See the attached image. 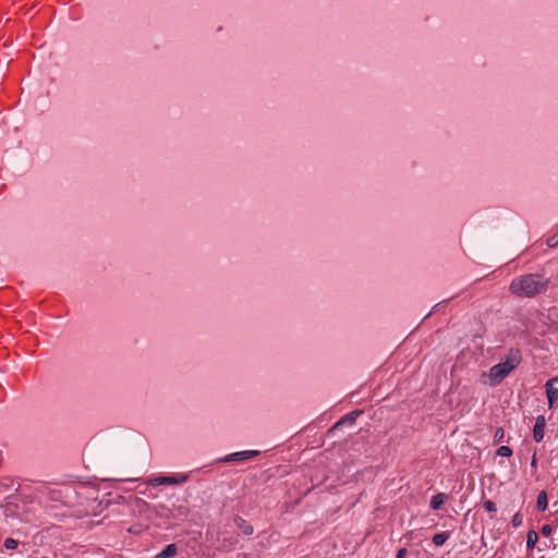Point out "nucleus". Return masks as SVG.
Segmentation results:
<instances>
[{
    "instance_id": "nucleus-1",
    "label": "nucleus",
    "mask_w": 558,
    "mask_h": 558,
    "mask_svg": "<svg viewBox=\"0 0 558 558\" xmlns=\"http://www.w3.org/2000/svg\"><path fill=\"white\" fill-rule=\"evenodd\" d=\"M549 283V279L542 274H526L512 279L509 291L518 298L531 299L545 293Z\"/></svg>"
},
{
    "instance_id": "nucleus-2",
    "label": "nucleus",
    "mask_w": 558,
    "mask_h": 558,
    "mask_svg": "<svg viewBox=\"0 0 558 558\" xmlns=\"http://www.w3.org/2000/svg\"><path fill=\"white\" fill-rule=\"evenodd\" d=\"M521 361L520 350L511 349L502 362L492 366L488 374L482 375V383L489 386L498 385L520 365Z\"/></svg>"
},
{
    "instance_id": "nucleus-3",
    "label": "nucleus",
    "mask_w": 558,
    "mask_h": 558,
    "mask_svg": "<svg viewBox=\"0 0 558 558\" xmlns=\"http://www.w3.org/2000/svg\"><path fill=\"white\" fill-rule=\"evenodd\" d=\"M187 475L185 474H178L173 476H158L149 481L150 485L153 486H160V485H177V484H183L187 481Z\"/></svg>"
},
{
    "instance_id": "nucleus-4",
    "label": "nucleus",
    "mask_w": 558,
    "mask_h": 558,
    "mask_svg": "<svg viewBox=\"0 0 558 558\" xmlns=\"http://www.w3.org/2000/svg\"><path fill=\"white\" fill-rule=\"evenodd\" d=\"M546 396L549 407H553L558 398V377L551 378L546 383Z\"/></svg>"
},
{
    "instance_id": "nucleus-5",
    "label": "nucleus",
    "mask_w": 558,
    "mask_h": 558,
    "mask_svg": "<svg viewBox=\"0 0 558 558\" xmlns=\"http://www.w3.org/2000/svg\"><path fill=\"white\" fill-rule=\"evenodd\" d=\"M546 427V420L544 415H538L535 421L533 428V438L536 442H539L544 438V430Z\"/></svg>"
},
{
    "instance_id": "nucleus-6",
    "label": "nucleus",
    "mask_w": 558,
    "mask_h": 558,
    "mask_svg": "<svg viewBox=\"0 0 558 558\" xmlns=\"http://www.w3.org/2000/svg\"><path fill=\"white\" fill-rule=\"evenodd\" d=\"M259 454V451L257 450H245V451H239L231 453L225 458L226 462L229 461H241V460H247L252 459L254 457H257Z\"/></svg>"
},
{
    "instance_id": "nucleus-7",
    "label": "nucleus",
    "mask_w": 558,
    "mask_h": 558,
    "mask_svg": "<svg viewBox=\"0 0 558 558\" xmlns=\"http://www.w3.org/2000/svg\"><path fill=\"white\" fill-rule=\"evenodd\" d=\"M234 523L236 524L238 529L242 531L245 535H252L254 533V527L251 523H248L246 520H244L241 517H235Z\"/></svg>"
},
{
    "instance_id": "nucleus-8",
    "label": "nucleus",
    "mask_w": 558,
    "mask_h": 558,
    "mask_svg": "<svg viewBox=\"0 0 558 558\" xmlns=\"http://www.w3.org/2000/svg\"><path fill=\"white\" fill-rule=\"evenodd\" d=\"M447 495L444 494V493H438L436 494L435 496L432 497V500H430V508L433 510H438L441 508V506L445 504V501L447 500Z\"/></svg>"
},
{
    "instance_id": "nucleus-9",
    "label": "nucleus",
    "mask_w": 558,
    "mask_h": 558,
    "mask_svg": "<svg viewBox=\"0 0 558 558\" xmlns=\"http://www.w3.org/2000/svg\"><path fill=\"white\" fill-rule=\"evenodd\" d=\"M178 548L175 544H169L163 550H161L156 558H171L177 555Z\"/></svg>"
},
{
    "instance_id": "nucleus-10",
    "label": "nucleus",
    "mask_w": 558,
    "mask_h": 558,
    "mask_svg": "<svg viewBox=\"0 0 558 558\" xmlns=\"http://www.w3.org/2000/svg\"><path fill=\"white\" fill-rule=\"evenodd\" d=\"M536 506H537V509L539 511H545L547 509V506H548V499H547V494L546 492L542 490L538 496H537V500H536Z\"/></svg>"
},
{
    "instance_id": "nucleus-11",
    "label": "nucleus",
    "mask_w": 558,
    "mask_h": 558,
    "mask_svg": "<svg viewBox=\"0 0 558 558\" xmlns=\"http://www.w3.org/2000/svg\"><path fill=\"white\" fill-rule=\"evenodd\" d=\"M450 537V533L449 532H441V533H437L433 536V543L436 545V546H441L446 543V541Z\"/></svg>"
},
{
    "instance_id": "nucleus-12",
    "label": "nucleus",
    "mask_w": 558,
    "mask_h": 558,
    "mask_svg": "<svg viewBox=\"0 0 558 558\" xmlns=\"http://www.w3.org/2000/svg\"><path fill=\"white\" fill-rule=\"evenodd\" d=\"M538 541V535L535 531L531 530L526 535V547L533 549Z\"/></svg>"
},
{
    "instance_id": "nucleus-13",
    "label": "nucleus",
    "mask_w": 558,
    "mask_h": 558,
    "mask_svg": "<svg viewBox=\"0 0 558 558\" xmlns=\"http://www.w3.org/2000/svg\"><path fill=\"white\" fill-rule=\"evenodd\" d=\"M361 411H354L349 414H347L338 424L341 423H353L355 418L361 414Z\"/></svg>"
},
{
    "instance_id": "nucleus-14",
    "label": "nucleus",
    "mask_w": 558,
    "mask_h": 558,
    "mask_svg": "<svg viewBox=\"0 0 558 558\" xmlns=\"http://www.w3.org/2000/svg\"><path fill=\"white\" fill-rule=\"evenodd\" d=\"M498 456L500 457H511L512 456V450L510 447L508 446H500L498 449H497V452H496Z\"/></svg>"
},
{
    "instance_id": "nucleus-15",
    "label": "nucleus",
    "mask_w": 558,
    "mask_h": 558,
    "mask_svg": "<svg viewBox=\"0 0 558 558\" xmlns=\"http://www.w3.org/2000/svg\"><path fill=\"white\" fill-rule=\"evenodd\" d=\"M17 545H19V543L14 538L9 537V538L4 539V547L7 549H15L17 547Z\"/></svg>"
},
{
    "instance_id": "nucleus-16",
    "label": "nucleus",
    "mask_w": 558,
    "mask_h": 558,
    "mask_svg": "<svg viewBox=\"0 0 558 558\" xmlns=\"http://www.w3.org/2000/svg\"><path fill=\"white\" fill-rule=\"evenodd\" d=\"M523 522V518H522V514L520 512H517L513 517H512V520H511V523L513 525V527H519Z\"/></svg>"
},
{
    "instance_id": "nucleus-17",
    "label": "nucleus",
    "mask_w": 558,
    "mask_h": 558,
    "mask_svg": "<svg viewBox=\"0 0 558 558\" xmlns=\"http://www.w3.org/2000/svg\"><path fill=\"white\" fill-rule=\"evenodd\" d=\"M483 506H484L485 510L488 512H496V510H497L496 504L492 500L484 501Z\"/></svg>"
},
{
    "instance_id": "nucleus-18",
    "label": "nucleus",
    "mask_w": 558,
    "mask_h": 558,
    "mask_svg": "<svg viewBox=\"0 0 558 558\" xmlns=\"http://www.w3.org/2000/svg\"><path fill=\"white\" fill-rule=\"evenodd\" d=\"M505 437V430L502 427H498L494 435V440L500 442Z\"/></svg>"
},
{
    "instance_id": "nucleus-19",
    "label": "nucleus",
    "mask_w": 558,
    "mask_h": 558,
    "mask_svg": "<svg viewBox=\"0 0 558 558\" xmlns=\"http://www.w3.org/2000/svg\"><path fill=\"white\" fill-rule=\"evenodd\" d=\"M547 245L549 247H555L558 245V234H555L547 240Z\"/></svg>"
},
{
    "instance_id": "nucleus-20",
    "label": "nucleus",
    "mask_w": 558,
    "mask_h": 558,
    "mask_svg": "<svg viewBox=\"0 0 558 558\" xmlns=\"http://www.w3.org/2000/svg\"><path fill=\"white\" fill-rule=\"evenodd\" d=\"M541 532H542V534H543L544 536H550V535H551V533H553V527H551V525H549V524H545V525H543V527H542Z\"/></svg>"
},
{
    "instance_id": "nucleus-21",
    "label": "nucleus",
    "mask_w": 558,
    "mask_h": 558,
    "mask_svg": "<svg viewBox=\"0 0 558 558\" xmlns=\"http://www.w3.org/2000/svg\"><path fill=\"white\" fill-rule=\"evenodd\" d=\"M405 556H407V549L405 548H400L397 551V557L396 558H405Z\"/></svg>"
},
{
    "instance_id": "nucleus-22",
    "label": "nucleus",
    "mask_w": 558,
    "mask_h": 558,
    "mask_svg": "<svg viewBox=\"0 0 558 558\" xmlns=\"http://www.w3.org/2000/svg\"><path fill=\"white\" fill-rule=\"evenodd\" d=\"M531 466H532V468H535V466H536V457H535V454H534V456H533V458H532Z\"/></svg>"
},
{
    "instance_id": "nucleus-23",
    "label": "nucleus",
    "mask_w": 558,
    "mask_h": 558,
    "mask_svg": "<svg viewBox=\"0 0 558 558\" xmlns=\"http://www.w3.org/2000/svg\"><path fill=\"white\" fill-rule=\"evenodd\" d=\"M130 532H131V533H137V532H138V530H137L136 527L132 526V527H130Z\"/></svg>"
}]
</instances>
